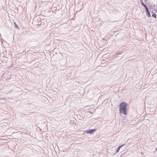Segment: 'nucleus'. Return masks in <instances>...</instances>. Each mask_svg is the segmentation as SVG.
<instances>
[{"instance_id": "nucleus-1", "label": "nucleus", "mask_w": 157, "mask_h": 157, "mask_svg": "<svg viewBox=\"0 0 157 157\" xmlns=\"http://www.w3.org/2000/svg\"><path fill=\"white\" fill-rule=\"evenodd\" d=\"M128 104L124 102H121L119 105V111L120 113L125 115H127Z\"/></svg>"}, {"instance_id": "nucleus-2", "label": "nucleus", "mask_w": 157, "mask_h": 157, "mask_svg": "<svg viewBox=\"0 0 157 157\" xmlns=\"http://www.w3.org/2000/svg\"><path fill=\"white\" fill-rule=\"evenodd\" d=\"M95 131V129H90L87 130H86L84 132V133H88L90 134H92Z\"/></svg>"}, {"instance_id": "nucleus-3", "label": "nucleus", "mask_w": 157, "mask_h": 157, "mask_svg": "<svg viewBox=\"0 0 157 157\" xmlns=\"http://www.w3.org/2000/svg\"><path fill=\"white\" fill-rule=\"evenodd\" d=\"M145 11L147 15L149 17H151L150 13L148 10V8L145 9Z\"/></svg>"}, {"instance_id": "nucleus-4", "label": "nucleus", "mask_w": 157, "mask_h": 157, "mask_svg": "<svg viewBox=\"0 0 157 157\" xmlns=\"http://www.w3.org/2000/svg\"><path fill=\"white\" fill-rule=\"evenodd\" d=\"M140 2H141V3L142 5V6H143L145 8V9L147 7V6L145 5L143 2V1L142 0H140Z\"/></svg>"}, {"instance_id": "nucleus-5", "label": "nucleus", "mask_w": 157, "mask_h": 157, "mask_svg": "<svg viewBox=\"0 0 157 157\" xmlns=\"http://www.w3.org/2000/svg\"><path fill=\"white\" fill-rule=\"evenodd\" d=\"M122 53V52L121 51H119L115 54V56L116 57H117L118 55L121 54Z\"/></svg>"}, {"instance_id": "nucleus-6", "label": "nucleus", "mask_w": 157, "mask_h": 157, "mask_svg": "<svg viewBox=\"0 0 157 157\" xmlns=\"http://www.w3.org/2000/svg\"><path fill=\"white\" fill-rule=\"evenodd\" d=\"M14 27L17 29H19V28L18 26L16 24L15 22H14Z\"/></svg>"}, {"instance_id": "nucleus-7", "label": "nucleus", "mask_w": 157, "mask_h": 157, "mask_svg": "<svg viewBox=\"0 0 157 157\" xmlns=\"http://www.w3.org/2000/svg\"><path fill=\"white\" fill-rule=\"evenodd\" d=\"M151 12V13H153V14H152V16L154 18H156V16L155 13H153V12Z\"/></svg>"}, {"instance_id": "nucleus-8", "label": "nucleus", "mask_w": 157, "mask_h": 157, "mask_svg": "<svg viewBox=\"0 0 157 157\" xmlns=\"http://www.w3.org/2000/svg\"><path fill=\"white\" fill-rule=\"evenodd\" d=\"M120 149V148H119L118 147L117 148V149L116 151V152L113 154V155H114L116 153H117L119 151V150Z\"/></svg>"}, {"instance_id": "nucleus-9", "label": "nucleus", "mask_w": 157, "mask_h": 157, "mask_svg": "<svg viewBox=\"0 0 157 157\" xmlns=\"http://www.w3.org/2000/svg\"><path fill=\"white\" fill-rule=\"evenodd\" d=\"M125 145V144H123L120 146L119 147H118L119 148H121V147H123Z\"/></svg>"}, {"instance_id": "nucleus-10", "label": "nucleus", "mask_w": 157, "mask_h": 157, "mask_svg": "<svg viewBox=\"0 0 157 157\" xmlns=\"http://www.w3.org/2000/svg\"><path fill=\"white\" fill-rule=\"evenodd\" d=\"M87 112L90 113H93V112H91L90 110L87 111Z\"/></svg>"}, {"instance_id": "nucleus-11", "label": "nucleus", "mask_w": 157, "mask_h": 157, "mask_svg": "<svg viewBox=\"0 0 157 157\" xmlns=\"http://www.w3.org/2000/svg\"><path fill=\"white\" fill-rule=\"evenodd\" d=\"M156 151H157V147H156V149H155Z\"/></svg>"}, {"instance_id": "nucleus-12", "label": "nucleus", "mask_w": 157, "mask_h": 157, "mask_svg": "<svg viewBox=\"0 0 157 157\" xmlns=\"http://www.w3.org/2000/svg\"><path fill=\"white\" fill-rule=\"evenodd\" d=\"M10 79V78H8V79Z\"/></svg>"}]
</instances>
